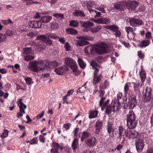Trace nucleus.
Here are the masks:
<instances>
[{
  "label": "nucleus",
  "instance_id": "15",
  "mask_svg": "<svg viewBox=\"0 0 153 153\" xmlns=\"http://www.w3.org/2000/svg\"><path fill=\"white\" fill-rule=\"evenodd\" d=\"M37 38L46 43L47 45H51L52 44V40L45 35L39 36H37Z\"/></svg>",
  "mask_w": 153,
  "mask_h": 153
},
{
  "label": "nucleus",
  "instance_id": "50",
  "mask_svg": "<svg viewBox=\"0 0 153 153\" xmlns=\"http://www.w3.org/2000/svg\"><path fill=\"white\" fill-rule=\"evenodd\" d=\"M146 9V7L144 5H141L138 8V12H143Z\"/></svg>",
  "mask_w": 153,
  "mask_h": 153
},
{
  "label": "nucleus",
  "instance_id": "42",
  "mask_svg": "<svg viewBox=\"0 0 153 153\" xmlns=\"http://www.w3.org/2000/svg\"><path fill=\"white\" fill-rule=\"evenodd\" d=\"M73 90H72L68 91L67 92V94L65 96H64L63 98V104L65 103V99H67V97L68 96H70L73 93Z\"/></svg>",
  "mask_w": 153,
  "mask_h": 153
},
{
  "label": "nucleus",
  "instance_id": "11",
  "mask_svg": "<svg viewBox=\"0 0 153 153\" xmlns=\"http://www.w3.org/2000/svg\"><path fill=\"white\" fill-rule=\"evenodd\" d=\"M96 140L95 137H91L86 140L85 143L88 147H92L95 146L97 144Z\"/></svg>",
  "mask_w": 153,
  "mask_h": 153
},
{
  "label": "nucleus",
  "instance_id": "36",
  "mask_svg": "<svg viewBox=\"0 0 153 153\" xmlns=\"http://www.w3.org/2000/svg\"><path fill=\"white\" fill-rule=\"evenodd\" d=\"M102 27L101 26H98L91 29V32L92 33H96L99 31L101 29Z\"/></svg>",
  "mask_w": 153,
  "mask_h": 153
},
{
  "label": "nucleus",
  "instance_id": "58",
  "mask_svg": "<svg viewBox=\"0 0 153 153\" xmlns=\"http://www.w3.org/2000/svg\"><path fill=\"white\" fill-rule=\"evenodd\" d=\"M105 97H102L101 98V99L100 101V106H101L102 104L104 105V102L105 99Z\"/></svg>",
  "mask_w": 153,
  "mask_h": 153
},
{
  "label": "nucleus",
  "instance_id": "22",
  "mask_svg": "<svg viewBox=\"0 0 153 153\" xmlns=\"http://www.w3.org/2000/svg\"><path fill=\"white\" fill-rule=\"evenodd\" d=\"M150 43L149 40L145 39L140 42L138 45V46L140 47V48H143L149 45Z\"/></svg>",
  "mask_w": 153,
  "mask_h": 153
},
{
  "label": "nucleus",
  "instance_id": "34",
  "mask_svg": "<svg viewBox=\"0 0 153 153\" xmlns=\"http://www.w3.org/2000/svg\"><path fill=\"white\" fill-rule=\"evenodd\" d=\"M33 52L31 47L24 48V53L26 55L32 54Z\"/></svg>",
  "mask_w": 153,
  "mask_h": 153
},
{
  "label": "nucleus",
  "instance_id": "33",
  "mask_svg": "<svg viewBox=\"0 0 153 153\" xmlns=\"http://www.w3.org/2000/svg\"><path fill=\"white\" fill-rule=\"evenodd\" d=\"M37 65H40L41 67H43V68H44L47 63H48V60H39L38 62H36Z\"/></svg>",
  "mask_w": 153,
  "mask_h": 153
},
{
  "label": "nucleus",
  "instance_id": "3",
  "mask_svg": "<svg viewBox=\"0 0 153 153\" xmlns=\"http://www.w3.org/2000/svg\"><path fill=\"white\" fill-rule=\"evenodd\" d=\"M66 65L70 67L74 72L76 73V75H77L80 74V72H77V66L75 61L71 58L67 57L65 60Z\"/></svg>",
  "mask_w": 153,
  "mask_h": 153
},
{
  "label": "nucleus",
  "instance_id": "24",
  "mask_svg": "<svg viewBox=\"0 0 153 153\" xmlns=\"http://www.w3.org/2000/svg\"><path fill=\"white\" fill-rule=\"evenodd\" d=\"M52 19V17L51 16H44L41 18L40 20L41 22L45 23L49 22Z\"/></svg>",
  "mask_w": 153,
  "mask_h": 153
},
{
  "label": "nucleus",
  "instance_id": "19",
  "mask_svg": "<svg viewBox=\"0 0 153 153\" xmlns=\"http://www.w3.org/2000/svg\"><path fill=\"white\" fill-rule=\"evenodd\" d=\"M106 109L105 111V113L107 114H111V112L112 111L114 112L115 111V106L114 105H110L106 106Z\"/></svg>",
  "mask_w": 153,
  "mask_h": 153
},
{
  "label": "nucleus",
  "instance_id": "2",
  "mask_svg": "<svg viewBox=\"0 0 153 153\" xmlns=\"http://www.w3.org/2000/svg\"><path fill=\"white\" fill-rule=\"evenodd\" d=\"M127 126L131 128H135L137 124V119L132 110H130L126 115Z\"/></svg>",
  "mask_w": 153,
  "mask_h": 153
},
{
  "label": "nucleus",
  "instance_id": "32",
  "mask_svg": "<svg viewBox=\"0 0 153 153\" xmlns=\"http://www.w3.org/2000/svg\"><path fill=\"white\" fill-rule=\"evenodd\" d=\"M98 114V111L97 110L94 111H91L90 113L89 117L91 119L96 117Z\"/></svg>",
  "mask_w": 153,
  "mask_h": 153
},
{
  "label": "nucleus",
  "instance_id": "41",
  "mask_svg": "<svg viewBox=\"0 0 153 153\" xmlns=\"http://www.w3.org/2000/svg\"><path fill=\"white\" fill-rule=\"evenodd\" d=\"M101 80V79L99 77V76H97L94 79V77L93 81V84L94 85H96V84L99 82Z\"/></svg>",
  "mask_w": 153,
  "mask_h": 153
},
{
  "label": "nucleus",
  "instance_id": "55",
  "mask_svg": "<svg viewBox=\"0 0 153 153\" xmlns=\"http://www.w3.org/2000/svg\"><path fill=\"white\" fill-rule=\"evenodd\" d=\"M31 79L30 77L27 78L25 79V81L27 84L28 85L31 84L33 82H32Z\"/></svg>",
  "mask_w": 153,
  "mask_h": 153
},
{
  "label": "nucleus",
  "instance_id": "31",
  "mask_svg": "<svg viewBox=\"0 0 153 153\" xmlns=\"http://www.w3.org/2000/svg\"><path fill=\"white\" fill-rule=\"evenodd\" d=\"M118 132L119 134L124 136L125 134H126V130L122 126H120L118 127Z\"/></svg>",
  "mask_w": 153,
  "mask_h": 153
},
{
  "label": "nucleus",
  "instance_id": "63",
  "mask_svg": "<svg viewBox=\"0 0 153 153\" xmlns=\"http://www.w3.org/2000/svg\"><path fill=\"white\" fill-rule=\"evenodd\" d=\"M26 118L27 119V121L26 122V123H29L31 122L32 121V120L30 118L29 116L27 115L26 116Z\"/></svg>",
  "mask_w": 153,
  "mask_h": 153
},
{
  "label": "nucleus",
  "instance_id": "8",
  "mask_svg": "<svg viewBox=\"0 0 153 153\" xmlns=\"http://www.w3.org/2000/svg\"><path fill=\"white\" fill-rule=\"evenodd\" d=\"M128 100L127 105L128 106L130 109L133 108L137 104L136 97L135 96L133 97H130L128 98Z\"/></svg>",
  "mask_w": 153,
  "mask_h": 153
},
{
  "label": "nucleus",
  "instance_id": "30",
  "mask_svg": "<svg viewBox=\"0 0 153 153\" xmlns=\"http://www.w3.org/2000/svg\"><path fill=\"white\" fill-rule=\"evenodd\" d=\"M66 32L68 34H76L78 33V31L72 28H70L66 29Z\"/></svg>",
  "mask_w": 153,
  "mask_h": 153
},
{
  "label": "nucleus",
  "instance_id": "12",
  "mask_svg": "<svg viewBox=\"0 0 153 153\" xmlns=\"http://www.w3.org/2000/svg\"><path fill=\"white\" fill-rule=\"evenodd\" d=\"M53 148L51 150V153H59V149H60L61 151L63 149V147L56 142L53 143Z\"/></svg>",
  "mask_w": 153,
  "mask_h": 153
},
{
  "label": "nucleus",
  "instance_id": "26",
  "mask_svg": "<svg viewBox=\"0 0 153 153\" xmlns=\"http://www.w3.org/2000/svg\"><path fill=\"white\" fill-rule=\"evenodd\" d=\"M90 135V134L87 131H83L82 132V135L81 137V141L82 142H83L84 140L88 138Z\"/></svg>",
  "mask_w": 153,
  "mask_h": 153
},
{
  "label": "nucleus",
  "instance_id": "27",
  "mask_svg": "<svg viewBox=\"0 0 153 153\" xmlns=\"http://www.w3.org/2000/svg\"><path fill=\"white\" fill-rule=\"evenodd\" d=\"M139 74L142 82H143L146 79V75L145 71L143 70L142 67L141 71L139 73Z\"/></svg>",
  "mask_w": 153,
  "mask_h": 153
},
{
  "label": "nucleus",
  "instance_id": "17",
  "mask_svg": "<svg viewBox=\"0 0 153 153\" xmlns=\"http://www.w3.org/2000/svg\"><path fill=\"white\" fill-rule=\"evenodd\" d=\"M102 121L98 120L96 122L95 125V133L99 135L100 132L101 131L102 127Z\"/></svg>",
  "mask_w": 153,
  "mask_h": 153
},
{
  "label": "nucleus",
  "instance_id": "28",
  "mask_svg": "<svg viewBox=\"0 0 153 153\" xmlns=\"http://www.w3.org/2000/svg\"><path fill=\"white\" fill-rule=\"evenodd\" d=\"M78 139L77 138H75L72 142L71 147L73 150H75L76 149L78 144Z\"/></svg>",
  "mask_w": 153,
  "mask_h": 153
},
{
  "label": "nucleus",
  "instance_id": "21",
  "mask_svg": "<svg viewBox=\"0 0 153 153\" xmlns=\"http://www.w3.org/2000/svg\"><path fill=\"white\" fill-rule=\"evenodd\" d=\"M22 99H20L19 100V103L18 104L19 105V111L21 113H25V111L24 109H25L27 108V106L26 105H25L22 102Z\"/></svg>",
  "mask_w": 153,
  "mask_h": 153
},
{
  "label": "nucleus",
  "instance_id": "57",
  "mask_svg": "<svg viewBox=\"0 0 153 153\" xmlns=\"http://www.w3.org/2000/svg\"><path fill=\"white\" fill-rule=\"evenodd\" d=\"M71 126V124L70 123H66L64 125V127L67 130L69 129Z\"/></svg>",
  "mask_w": 153,
  "mask_h": 153
},
{
  "label": "nucleus",
  "instance_id": "61",
  "mask_svg": "<svg viewBox=\"0 0 153 153\" xmlns=\"http://www.w3.org/2000/svg\"><path fill=\"white\" fill-rule=\"evenodd\" d=\"M95 71L94 72V79L97 76V74L99 72V70L98 69H95Z\"/></svg>",
  "mask_w": 153,
  "mask_h": 153
},
{
  "label": "nucleus",
  "instance_id": "7",
  "mask_svg": "<svg viewBox=\"0 0 153 153\" xmlns=\"http://www.w3.org/2000/svg\"><path fill=\"white\" fill-rule=\"evenodd\" d=\"M139 5V2L137 1H129L126 2V7L131 10H134Z\"/></svg>",
  "mask_w": 153,
  "mask_h": 153
},
{
  "label": "nucleus",
  "instance_id": "18",
  "mask_svg": "<svg viewBox=\"0 0 153 153\" xmlns=\"http://www.w3.org/2000/svg\"><path fill=\"white\" fill-rule=\"evenodd\" d=\"M129 23L131 25L136 27L141 25L143 24V22L140 19H132L130 20Z\"/></svg>",
  "mask_w": 153,
  "mask_h": 153
},
{
  "label": "nucleus",
  "instance_id": "53",
  "mask_svg": "<svg viewBox=\"0 0 153 153\" xmlns=\"http://www.w3.org/2000/svg\"><path fill=\"white\" fill-rule=\"evenodd\" d=\"M35 21H31L28 24L29 26L32 28H35Z\"/></svg>",
  "mask_w": 153,
  "mask_h": 153
},
{
  "label": "nucleus",
  "instance_id": "35",
  "mask_svg": "<svg viewBox=\"0 0 153 153\" xmlns=\"http://www.w3.org/2000/svg\"><path fill=\"white\" fill-rule=\"evenodd\" d=\"M78 62L80 67L82 69H84L85 67V64L83 60L80 58H78Z\"/></svg>",
  "mask_w": 153,
  "mask_h": 153
},
{
  "label": "nucleus",
  "instance_id": "20",
  "mask_svg": "<svg viewBox=\"0 0 153 153\" xmlns=\"http://www.w3.org/2000/svg\"><path fill=\"white\" fill-rule=\"evenodd\" d=\"M79 22L82 27L86 28H88L89 27L92 26L94 25V23H93L89 21L85 22L83 21H80Z\"/></svg>",
  "mask_w": 153,
  "mask_h": 153
},
{
  "label": "nucleus",
  "instance_id": "5",
  "mask_svg": "<svg viewBox=\"0 0 153 153\" xmlns=\"http://www.w3.org/2000/svg\"><path fill=\"white\" fill-rule=\"evenodd\" d=\"M77 38L80 39L78 40L76 43L77 45L80 46L88 45L89 42L86 40H92L93 39V38L92 37L87 36H79Z\"/></svg>",
  "mask_w": 153,
  "mask_h": 153
},
{
  "label": "nucleus",
  "instance_id": "38",
  "mask_svg": "<svg viewBox=\"0 0 153 153\" xmlns=\"http://www.w3.org/2000/svg\"><path fill=\"white\" fill-rule=\"evenodd\" d=\"M69 25L71 27H77L79 25V23L75 20H72L70 22Z\"/></svg>",
  "mask_w": 153,
  "mask_h": 153
},
{
  "label": "nucleus",
  "instance_id": "48",
  "mask_svg": "<svg viewBox=\"0 0 153 153\" xmlns=\"http://www.w3.org/2000/svg\"><path fill=\"white\" fill-rule=\"evenodd\" d=\"M6 38L5 35H2L0 33V43L4 41Z\"/></svg>",
  "mask_w": 153,
  "mask_h": 153
},
{
  "label": "nucleus",
  "instance_id": "43",
  "mask_svg": "<svg viewBox=\"0 0 153 153\" xmlns=\"http://www.w3.org/2000/svg\"><path fill=\"white\" fill-rule=\"evenodd\" d=\"M8 132L7 130H4L2 134L0 135L1 138H4L8 136Z\"/></svg>",
  "mask_w": 153,
  "mask_h": 153
},
{
  "label": "nucleus",
  "instance_id": "39",
  "mask_svg": "<svg viewBox=\"0 0 153 153\" xmlns=\"http://www.w3.org/2000/svg\"><path fill=\"white\" fill-rule=\"evenodd\" d=\"M90 65L91 66H92L93 68L94 69H98V68H97L98 64L95 60H92L91 61L90 63Z\"/></svg>",
  "mask_w": 153,
  "mask_h": 153
},
{
  "label": "nucleus",
  "instance_id": "51",
  "mask_svg": "<svg viewBox=\"0 0 153 153\" xmlns=\"http://www.w3.org/2000/svg\"><path fill=\"white\" fill-rule=\"evenodd\" d=\"M138 55L139 57L141 59H143L144 57V54L142 53V51H141L138 52Z\"/></svg>",
  "mask_w": 153,
  "mask_h": 153
},
{
  "label": "nucleus",
  "instance_id": "14",
  "mask_svg": "<svg viewBox=\"0 0 153 153\" xmlns=\"http://www.w3.org/2000/svg\"><path fill=\"white\" fill-rule=\"evenodd\" d=\"M93 21L97 23L107 24L111 22V20L109 18L102 17L98 19H93Z\"/></svg>",
  "mask_w": 153,
  "mask_h": 153
},
{
  "label": "nucleus",
  "instance_id": "13",
  "mask_svg": "<svg viewBox=\"0 0 153 153\" xmlns=\"http://www.w3.org/2000/svg\"><path fill=\"white\" fill-rule=\"evenodd\" d=\"M58 63L55 61H52L49 62L48 61V63L45 66L44 68H40L41 70H47L49 68H51L54 67H56L58 65Z\"/></svg>",
  "mask_w": 153,
  "mask_h": 153
},
{
  "label": "nucleus",
  "instance_id": "40",
  "mask_svg": "<svg viewBox=\"0 0 153 153\" xmlns=\"http://www.w3.org/2000/svg\"><path fill=\"white\" fill-rule=\"evenodd\" d=\"M41 21H35V28H40L42 27L41 25L42 24Z\"/></svg>",
  "mask_w": 153,
  "mask_h": 153
},
{
  "label": "nucleus",
  "instance_id": "60",
  "mask_svg": "<svg viewBox=\"0 0 153 153\" xmlns=\"http://www.w3.org/2000/svg\"><path fill=\"white\" fill-rule=\"evenodd\" d=\"M115 33V35L116 37H119L121 34V32L118 30L117 31L114 32Z\"/></svg>",
  "mask_w": 153,
  "mask_h": 153
},
{
  "label": "nucleus",
  "instance_id": "62",
  "mask_svg": "<svg viewBox=\"0 0 153 153\" xmlns=\"http://www.w3.org/2000/svg\"><path fill=\"white\" fill-rule=\"evenodd\" d=\"M146 37L149 39H151L152 38L151 33L150 32H149L147 33L146 34Z\"/></svg>",
  "mask_w": 153,
  "mask_h": 153
},
{
  "label": "nucleus",
  "instance_id": "6",
  "mask_svg": "<svg viewBox=\"0 0 153 153\" xmlns=\"http://www.w3.org/2000/svg\"><path fill=\"white\" fill-rule=\"evenodd\" d=\"M142 135L137 138L135 141V145L137 151L138 152H141L145 146L144 140L142 138Z\"/></svg>",
  "mask_w": 153,
  "mask_h": 153
},
{
  "label": "nucleus",
  "instance_id": "16",
  "mask_svg": "<svg viewBox=\"0 0 153 153\" xmlns=\"http://www.w3.org/2000/svg\"><path fill=\"white\" fill-rule=\"evenodd\" d=\"M126 7V2H121L114 4V7L116 9L120 11H123Z\"/></svg>",
  "mask_w": 153,
  "mask_h": 153
},
{
  "label": "nucleus",
  "instance_id": "25",
  "mask_svg": "<svg viewBox=\"0 0 153 153\" xmlns=\"http://www.w3.org/2000/svg\"><path fill=\"white\" fill-rule=\"evenodd\" d=\"M72 14L74 16H76L84 17L85 16L83 12L80 10H76L75 12H73Z\"/></svg>",
  "mask_w": 153,
  "mask_h": 153
},
{
  "label": "nucleus",
  "instance_id": "56",
  "mask_svg": "<svg viewBox=\"0 0 153 153\" xmlns=\"http://www.w3.org/2000/svg\"><path fill=\"white\" fill-rule=\"evenodd\" d=\"M126 31L127 32L128 34H128L129 33L130 31L132 32L133 30V28L131 27H126Z\"/></svg>",
  "mask_w": 153,
  "mask_h": 153
},
{
  "label": "nucleus",
  "instance_id": "4",
  "mask_svg": "<svg viewBox=\"0 0 153 153\" xmlns=\"http://www.w3.org/2000/svg\"><path fill=\"white\" fill-rule=\"evenodd\" d=\"M128 128L126 130V136L129 139H134L138 138L142 135L140 133L135 131L133 129L134 128H131L129 126H128Z\"/></svg>",
  "mask_w": 153,
  "mask_h": 153
},
{
  "label": "nucleus",
  "instance_id": "29",
  "mask_svg": "<svg viewBox=\"0 0 153 153\" xmlns=\"http://www.w3.org/2000/svg\"><path fill=\"white\" fill-rule=\"evenodd\" d=\"M112 124L108 123L107 126L108 132L109 134H110L111 132L113 133L114 132V129L112 128Z\"/></svg>",
  "mask_w": 153,
  "mask_h": 153
},
{
  "label": "nucleus",
  "instance_id": "52",
  "mask_svg": "<svg viewBox=\"0 0 153 153\" xmlns=\"http://www.w3.org/2000/svg\"><path fill=\"white\" fill-rule=\"evenodd\" d=\"M53 16L57 18H60L62 19H63L64 17V15L63 14H59V13H56L54 14L53 15Z\"/></svg>",
  "mask_w": 153,
  "mask_h": 153
},
{
  "label": "nucleus",
  "instance_id": "23",
  "mask_svg": "<svg viewBox=\"0 0 153 153\" xmlns=\"http://www.w3.org/2000/svg\"><path fill=\"white\" fill-rule=\"evenodd\" d=\"M66 71V69L64 66H61L59 68H56L54 70L56 74L59 75H62Z\"/></svg>",
  "mask_w": 153,
  "mask_h": 153
},
{
  "label": "nucleus",
  "instance_id": "44",
  "mask_svg": "<svg viewBox=\"0 0 153 153\" xmlns=\"http://www.w3.org/2000/svg\"><path fill=\"white\" fill-rule=\"evenodd\" d=\"M119 29V27L118 26L115 25H111L110 30L115 32Z\"/></svg>",
  "mask_w": 153,
  "mask_h": 153
},
{
  "label": "nucleus",
  "instance_id": "59",
  "mask_svg": "<svg viewBox=\"0 0 153 153\" xmlns=\"http://www.w3.org/2000/svg\"><path fill=\"white\" fill-rule=\"evenodd\" d=\"M39 138V141L40 142L43 143H44L45 142V139L43 135H40Z\"/></svg>",
  "mask_w": 153,
  "mask_h": 153
},
{
  "label": "nucleus",
  "instance_id": "9",
  "mask_svg": "<svg viewBox=\"0 0 153 153\" xmlns=\"http://www.w3.org/2000/svg\"><path fill=\"white\" fill-rule=\"evenodd\" d=\"M30 65V70L34 72H38L40 71H42L43 70H41L40 68H42L39 67L37 64L36 61H35L34 62L32 61L29 63Z\"/></svg>",
  "mask_w": 153,
  "mask_h": 153
},
{
  "label": "nucleus",
  "instance_id": "10",
  "mask_svg": "<svg viewBox=\"0 0 153 153\" xmlns=\"http://www.w3.org/2000/svg\"><path fill=\"white\" fill-rule=\"evenodd\" d=\"M152 90L150 88H146L145 90V93L143 94V100L144 102H149L151 96Z\"/></svg>",
  "mask_w": 153,
  "mask_h": 153
},
{
  "label": "nucleus",
  "instance_id": "47",
  "mask_svg": "<svg viewBox=\"0 0 153 153\" xmlns=\"http://www.w3.org/2000/svg\"><path fill=\"white\" fill-rule=\"evenodd\" d=\"M38 141L37 138L36 137H35L30 140V144H37L38 143Z\"/></svg>",
  "mask_w": 153,
  "mask_h": 153
},
{
  "label": "nucleus",
  "instance_id": "46",
  "mask_svg": "<svg viewBox=\"0 0 153 153\" xmlns=\"http://www.w3.org/2000/svg\"><path fill=\"white\" fill-rule=\"evenodd\" d=\"M134 85V91H136L139 90V86L140 85L139 83H138L133 82Z\"/></svg>",
  "mask_w": 153,
  "mask_h": 153
},
{
  "label": "nucleus",
  "instance_id": "64",
  "mask_svg": "<svg viewBox=\"0 0 153 153\" xmlns=\"http://www.w3.org/2000/svg\"><path fill=\"white\" fill-rule=\"evenodd\" d=\"M146 153H153V147L149 149L146 151Z\"/></svg>",
  "mask_w": 153,
  "mask_h": 153
},
{
  "label": "nucleus",
  "instance_id": "54",
  "mask_svg": "<svg viewBox=\"0 0 153 153\" xmlns=\"http://www.w3.org/2000/svg\"><path fill=\"white\" fill-rule=\"evenodd\" d=\"M122 94L121 93H119L117 95V100H118V104L119 103L120 104V102L119 101V100L122 97Z\"/></svg>",
  "mask_w": 153,
  "mask_h": 153
},
{
  "label": "nucleus",
  "instance_id": "1",
  "mask_svg": "<svg viewBox=\"0 0 153 153\" xmlns=\"http://www.w3.org/2000/svg\"><path fill=\"white\" fill-rule=\"evenodd\" d=\"M107 47V45L106 44L100 43L97 44L96 46L94 47L88 46L85 48V52L87 50H89L92 54L96 52L99 54L102 55L108 53Z\"/></svg>",
  "mask_w": 153,
  "mask_h": 153
},
{
  "label": "nucleus",
  "instance_id": "37",
  "mask_svg": "<svg viewBox=\"0 0 153 153\" xmlns=\"http://www.w3.org/2000/svg\"><path fill=\"white\" fill-rule=\"evenodd\" d=\"M47 37H48V38H51L52 39H56L59 38V37L57 36L54 33H48L46 34V36Z\"/></svg>",
  "mask_w": 153,
  "mask_h": 153
},
{
  "label": "nucleus",
  "instance_id": "49",
  "mask_svg": "<svg viewBox=\"0 0 153 153\" xmlns=\"http://www.w3.org/2000/svg\"><path fill=\"white\" fill-rule=\"evenodd\" d=\"M34 58V57L33 56L29 55L25 56V59L26 61H29L33 59Z\"/></svg>",
  "mask_w": 153,
  "mask_h": 153
},
{
  "label": "nucleus",
  "instance_id": "45",
  "mask_svg": "<svg viewBox=\"0 0 153 153\" xmlns=\"http://www.w3.org/2000/svg\"><path fill=\"white\" fill-rule=\"evenodd\" d=\"M129 89V87L128 83H127L125 85L124 87V92L126 95L128 93Z\"/></svg>",
  "mask_w": 153,
  "mask_h": 153
}]
</instances>
